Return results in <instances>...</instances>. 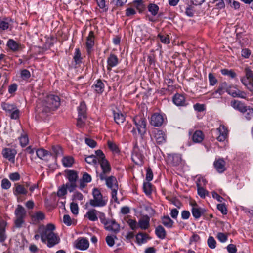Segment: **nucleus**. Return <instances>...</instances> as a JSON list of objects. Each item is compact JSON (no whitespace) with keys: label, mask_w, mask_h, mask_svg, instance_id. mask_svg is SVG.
<instances>
[{"label":"nucleus","mask_w":253,"mask_h":253,"mask_svg":"<svg viewBox=\"0 0 253 253\" xmlns=\"http://www.w3.org/2000/svg\"><path fill=\"white\" fill-rule=\"evenodd\" d=\"M60 105V98L55 95H47L37 104L36 111L39 113L48 114L57 109Z\"/></svg>","instance_id":"f257e3e1"},{"label":"nucleus","mask_w":253,"mask_h":253,"mask_svg":"<svg viewBox=\"0 0 253 253\" xmlns=\"http://www.w3.org/2000/svg\"><path fill=\"white\" fill-rule=\"evenodd\" d=\"M95 154L97 156L98 162L100 165L102 171L99 174V177L100 180L103 181L105 179V176H107L110 173L111 168L108 161L105 159V155L101 150H96Z\"/></svg>","instance_id":"f03ea898"},{"label":"nucleus","mask_w":253,"mask_h":253,"mask_svg":"<svg viewBox=\"0 0 253 253\" xmlns=\"http://www.w3.org/2000/svg\"><path fill=\"white\" fill-rule=\"evenodd\" d=\"M93 199L89 200V204L94 207H102L105 206L107 203V198L103 197L100 190L94 188L92 190Z\"/></svg>","instance_id":"7ed1b4c3"},{"label":"nucleus","mask_w":253,"mask_h":253,"mask_svg":"<svg viewBox=\"0 0 253 253\" xmlns=\"http://www.w3.org/2000/svg\"><path fill=\"white\" fill-rule=\"evenodd\" d=\"M106 185L107 187L111 190L112 198L116 202H118L117 194L118 190V183L116 178L115 176H111L107 177L105 176Z\"/></svg>","instance_id":"20e7f679"},{"label":"nucleus","mask_w":253,"mask_h":253,"mask_svg":"<svg viewBox=\"0 0 253 253\" xmlns=\"http://www.w3.org/2000/svg\"><path fill=\"white\" fill-rule=\"evenodd\" d=\"M245 75L241 79L242 83L250 91H253V73L251 69H245Z\"/></svg>","instance_id":"39448f33"},{"label":"nucleus","mask_w":253,"mask_h":253,"mask_svg":"<svg viewBox=\"0 0 253 253\" xmlns=\"http://www.w3.org/2000/svg\"><path fill=\"white\" fill-rule=\"evenodd\" d=\"M1 107L10 115L11 119H17L19 118L20 111L15 104L2 102Z\"/></svg>","instance_id":"423d86ee"},{"label":"nucleus","mask_w":253,"mask_h":253,"mask_svg":"<svg viewBox=\"0 0 253 253\" xmlns=\"http://www.w3.org/2000/svg\"><path fill=\"white\" fill-rule=\"evenodd\" d=\"M138 131L141 136H143L146 132V119L141 115H137L133 118Z\"/></svg>","instance_id":"0eeeda50"},{"label":"nucleus","mask_w":253,"mask_h":253,"mask_svg":"<svg viewBox=\"0 0 253 253\" xmlns=\"http://www.w3.org/2000/svg\"><path fill=\"white\" fill-rule=\"evenodd\" d=\"M55 226L52 224H48L46 226H42L39 228L41 237H57L55 232Z\"/></svg>","instance_id":"6e6552de"},{"label":"nucleus","mask_w":253,"mask_h":253,"mask_svg":"<svg viewBox=\"0 0 253 253\" xmlns=\"http://www.w3.org/2000/svg\"><path fill=\"white\" fill-rule=\"evenodd\" d=\"M16 219L15 224L16 227H20L24 222V218L26 216V211L21 205H18L15 211Z\"/></svg>","instance_id":"1a4fd4ad"},{"label":"nucleus","mask_w":253,"mask_h":253,"mask_svg":"<svg viewBox=\"0 0 253 253\" xmlns=\"http://www.w3.org/2000/svg\"><path fill=\"white\" fill-rule=\"evenodd\" d=\"M99 214V218L102 221L105 218V214L100 212L94 209H90L84 215V217L91 221H96L98 220V215Z\"/></svg>","instance_id":"9d476101"},{"label":"nucleus","mask_w":253,"mask_h":253,"mask_svg":"<svg viewBox=\"0 0 253 253\" xmlns=\"http://www.w3.org/2000/svg\"><path fill=\"white\" fill-rule=\"evenodd\" d=\"M102 222L104 224L105 228L108 231L117 233L120 230L119 224L114 220H105L103 218L102 220Z\"/></svg>","instance_id":"9b49d317"},{"label":"nucleus","mask_w":253,"mask_h":253,"mask_svg":"<svg viewBox=\"0 0 253 253\" xmlns=\"http://www.w3.org/2000/svg\"><path fill=\"white\" fill-rule=\"evenodd\" d=\"M212 131L217 135L216 139L219 142L224 141L227 137L228 130L226 126L223 125H220L218 128Z\"/></svg>","instance_id":"f8f14e48"},{"label":"nucleus","mask_w":253,"mask_h":253,"mask_svg":"<svg viewBox=\"0 0 253 253\" xmlns=\"http://www.w3.org/2000/svg\"><path fill=\"white\" fill-rule=\"evenodd\" d=\"M168 164L172 166H178L182 164L181 156L178 154H169L167 158Z\"/></svg>","instance_id":"ddd939ff"},{"label":"nucleus","mask_w":253,"mask_h":253,"mask_svg":"<svg viewBox=\"0 0 253 253\" xmlns=\"http://www.w3.org/2000/svg\"><path fill=\"white\" fill-rule=\"evenodd\" d=\"M152 135L157 144H161L166 142L167 134L165 131L158 129H154L152 131Z\"/></svg>","instance_id":"4468645a"},{"label":"nucleus","mask_w":253,"mask_h":253,"mask_svg":"<svg viewBox=\"0 0 253 253\" xmlns=\"http://www.w3.org/2000/svg\"><path fill=\"white\" fill-rule=\"evenodd\" d=\"M144 157L140 152L139 148L137 147H135L131 155L132 161L136 165L142 166L144 163Z\"/></svg>","instance_id":"2eb2a0df"},{"label":"nucleus","mask_w":253,"mask_h":253,"mask_svg":"<svg viewBox=\"0 0 253 253\" xmlns=\"http://www.w3.org/2000/svg\"><path fill=\"white\" fill-rule=\"evenodd\" d=\"M16 154V150L10 148H4L1 151L3 157L12 163H15V157Z\"/></svg>","instance_id":"dca6fc26"},{"label":"nucleus","mask_w":253,"mask_h":253,"mask_svg":"<svg viewBox=\"0 0 253 253\" xmlns=\"http://www.w3.org/2000/svg\"><path fill=\"white\" fill-rule=\"evenodd\" d=\"M165 118L162 114L158 113H154L151 117L150 124L155 126H159L163 125Z\"/></svg>","instance_id":"f3484780"},{"label":"nucleus","mask_w":253,"mask_h":253,"mask_svg":"<svg viewBox=\"0 0 253 253\" xmlns=\"http://www.w3.org/2000/svg\"><path fill=\"white\" fill-rule=\"evenodd\" d=\"M228 85L226 82H222L219 85L218 89L211 94V97L219 98L228 89Z\"/></svg>","instance_id":"a211bd4d"},{"label":"nucleus","mask_w":253,"mask_h":253,"mask_svg":"<svg viewBox=\"0 0 253 253\" xmlns=\"http://www.w3.org/2000/svg\"><path fill=\"white\" fill-rule=\"evenodd\" d=\"M227 92L233 97L245 98L246 96V94L244 91H241L234 86H229Z\"/></svg>","instance_id":"6ab92c4d"},{"label":"nucleus","mask_w":253,"mask_h":253,"mask_svg":"<svg viewBox=\"0 0 253 253\" xmlns=\"http://www.w3.org/2000/svg\"><path fill=\"white\" fill-rule=\"evenodd\" d=\"M89 246V242L86 238L77 239L74 242L75 247L82 251L86 250L88 248Z\"/></svg>","instance_id":"aec40b11"},{"label":"nucleus","mask_w":253,"mask_h":253,"mask_svg":"<svg viewBox=\"0 0 253 253\" xmlns=\"http://www.w3.org/2000/svg\"><path fill=\"white\" fill-rule=\"evenodd\" d=\"M191 205L192 206L191 212L193 217L196 219L199 218L204 213V209L200 207L195 202H191Z\"/></svg>","instance_id":"412c9836"},{"label":"nucleus","mask_w":253,"mask_h":253,"mask_svg":"<svg viewBox=\"0 0 253 253\" xmlns=\"http://www.w3.org/2000/svg\"><path fill=\"white\" fill-rule=\"evenodd\" d=\"M94 32L90 31L88 36L86 38V47L88 54H90L92 51V48L94 45Z\"/></svg>","instance_id":"4be33fe9"},{"label":"nucleus","mask_w":253,"mask_h":253,"mask_svg":"<svg viewBox=\"0 0 253 253\" xmlns=\"http://www.w3.org/2000/svg\"><path fill=\"white\" fill-rule=\"evenodd\" d=\"M172 101L173 103L178 106H185L187 104L184 96L181 94H175L173 96Z\"/></svg>","instance_id":"5701e85b"},{"label":"nucleus","mask_w":253,"mask_h":253,"mask_svg":"<svg viewBox=\"0 0 253 253\" xmlns=\"http://www.w3.org/2000/svg\"><path fill=\"white\" fill-rule=\"evenodd\" d=\"M107 70L109 72L112 68L116 66L119 63V59L117 56L114 54H111L107 59Z\"/></svg>","instance_id":"b1692460"},{"label":"nucleus","mask_w":253,"mask_h":253,"mask_svg":"<svg viewBox=\"0 0 253 253\" xmlns=\"http://www.w3.org/2000/svg\"><path fill=\"white\" fill-rule=\"evenodd\" d=\"M150 218L148 215L142 216L138 223V227L143 230L148 229L150 227Z\"/></svg>","instance_id":"393cba45"},{"label":"nucleus","mask_w":253,"mask_h":253,"mask_svg":"<svg viewBox=\"0 0 253 253\" xmlns=\"http://www.w3.org/2000/svg\"><path fill=\"white\" fill-rule=\"evenodd\" d=\"M226 162L223 159H216L214 162V166L219 173H222L226 170Z\"/></svg>","instance_id":"a878e982"},{"label":"nucleus","mask_w":253,"mask_h":253,"mask_svg":"<svg viewBox=\"0 0 253 253\" xmlns=\"http://www.w3.org/2000/svg\"><path fill=\"white\" fill-rule=\"evenodd\" d=\"M6 46L13 52L19 51L21 47L20 43L16 42L13 39H9L7 42Z\"/></svg>","instance_id":"bb28decb"},{"label":"nucleus","mask_w":253,"mask_h":253,"mask_svg":"<svg viewBox=\"0 0 253 253\" xmlns=\"http://www.w3.org/2000/svg\"><path fill=\"white\" fill-rule=\"evenodd\" d=\"M12 19L9 18H3L0 19V31H6L8 30L10 26Z\"/></svg>","instance_id":"cd10ccee"},{"label":"nucleus","mask_w":253,"mask_h":253,"mask_svg":"<svg viewBox=\"0 0 253 253\" xmlns=\"http://www.w3.org/2000/svg\"><path fill=\"white\" fill-rule=\"evenodd\" d=\"M231 106L235 109L238 110L241 113H242L244 110L245 109V108L247 107L244 103L235 100L231 102Z\"/></svg>","instance_id":"c85d7f7f"},{"label":"nucleus","mask_w":253,"mask_h":253,"mask_svg":"<svg viewBox=\"0 0 253 253\" xmlns=\"http://www.w3.org/2000/svg\"><path fill=\"white\" fill-rule=\"evenodd\" d=\"M28 191L24 186L22 185L17 184L15 185V187L13 189V193L15 196L19 195H26Z\"/></svg>","instance_id":"c756f323"},{"label":"nucleus","mask_w":253,"mask_h":253,"mask_svg":"<svg viewBox=\"0 0 253 253\" xmlns=\"http://www.w3.org/2000/svg\"><path fill=\"white\" fill-rule=\"evenodd\" d=\"M42 243L47 244V246L51 248L60 242V238H41Z\"/></svg>","instance_id":"7c9ffc66"},{"label":"nucleus","mask_w":253,"mask_h":253,"mask_svg":"<svg viewBox=\"0 0 253 253\" xmlns=\"http://www.w3.org/2000/svg\"><path fill=\"white\" fill-rule=\"evenodd\" d=\"M161 222L165 227L169 228H171L174 223L173 221L168 215L162 216Z\"/></svg>","instance_id":"2f4dec72"},{"label":"nucleus","mask_w":253,"mask_h":253,"mask_svg":"<svg viewBox=\"0 0 253 253\" xmlns=\"http://www.w3.org/2000/svg\"><path fill=\"white\" fill-rule=\"evenodd\" d=\"M204 135L201 130L196 131L192 136L193 141L195 143H200L203 141Z\"/></svg>","instance_id":"473e14b6"},{"label":"nucleus","mask_w":253,"mask_h":253,"mask_svg":"<svg viewBox=\"0 0 253 253\" xmlns=\"http://www.w3.org/2000/svg\"><path fill=\"white\" fill-rule=\"evenodd\" d=\"M92 87L97 93L100 94L104 91V84L100 80H98Z\"/></svg>","instance_id":"72a5a7b5"},{"label":"nucleus","mask_w":253,"mask_h":253,"mask_svg":"<svg viewBox=\"0 0 253 253\" xmlns=\"http://www.w3.org/2000/svg\"><path fill=\"white\" fill-rule=\"evenodd\" d=\"M114 119L118 125L122 124L125 121V116L121 112H114Z\"/></svg>","instance_id":"f704fd0d"},{"label":"nucleus","mask_w":253,"mask_h":253,"mask_svg":"<svg viewBox=\"0 0 253 253\" xmlns=\"http://www.w3.org/2000/svg\"><path fill=\"white\" fill-rule=\"evenodd\" d=\"M67 177L69 182H76L78 176L76 171L70 170L67 173Z\"/></svg>","instance_id":"c9c22d12"},{"label":"nucleus","mask_w":253,"mask_h":253,"mask_svg":"<svg viewBox=\"0 0 253 253\" xmlns=\"http://www.w3.org/2000/svg\"><path fill=\"white\" fill-rule=\"evenodd\" d=\"M148 10L153 16H156L159 10V6L155 3H150L148 5Z\"/></svg>","instance_id":"e433bc0d"},{"label":"nucleus","mask_w":253,"mask_h":253,"mask_svg":"<svg viewBox=\"0 0 253 253\" xmlns=\"http://www.w3.org/2000/svg\"><path fill=\"white\" fill-rule=\"evenodd\" d=\"M211 3L213 4L215 9L218 10L224 9L225 7V4L223 0H213Z\"/></svg>","instance_id":"4c0bfd02"},{"label":"nucleus","mask_w":253,"mask_h":253,"mask_svg":"<svg viewBox=\"0 0 253 253\" xmlns=\"http://www.w3.org/2000/svg\"><path fill=\"white\" fill-rule=\"evenodd\" d=\"M51 153L55 156V157H60L63 155V150L59 145L53 146Z\"/></svg>","instance_id":"58836bf2"},{"label":"nucleus","mask_w":253,"mask_h":253,"mask_svg":"<svg viewBox=\"0 0 253 253\" xmlns=\"http://www.w3.org/2000/svg\"><path fill=\"white\" fill-rule=\"evenodd\" d=\"M242 113L248 120H250L253 117V109L247 106L242 112Z\"/></svg>","instance_id":"ea45409f"},{"label":"nucleus","mask_w":253,"mask_h":253,"mask_svg":"<svg viewBox=\"0 0 253 253\" xmlns=\"http://www.w3.org/2000/svg\"><path fill=\"white\" fill-rule=\"evenodd\" d=\"M155 234L158 237H165L166 231L162 225H159L155 228Z\"/></svg>","instance_id":"a19ab883"},{"label":"nucleus","mask_w":253,"mask_h":253,"mask_svg":"<svg viewBox=\"0 0 253 253\" xmlns=\"http://www.w3.org/2000/svg\"><path fill=\"white\" fill-rule=\"evenodd\" d=\"M86 107L84 102H81L78 107V116H86Z\"/></svg>","instance_id":"79ce46f5"},{"label":"nucleus","mask_w":253,"mask_h":253,"mask_svg":"<svg viewBox=\"0 0 253 253\" xmlns=\"http://www.w3.org/2000/svg\"><path fill=\"white\" fill-rule=\"evenodd\" d=\"M74 163V159L71 156H66L62 159L63 165L66 167H71Z\"/></svg>","instance_id":"37998d69"},{"label":"nucleus","mask_w":253,"mask_h":253,"mask_svg":"<svg viewBox=\"0 0 253 253\" xmlns=\"http://www.w3.org/2000/svg\"><path fill=\"white\" fill-rule=\"evenodd\" d=\"M134 6L139 12H142L145 8V5L142 0H135L134 1Z\"/></svg>","instance_id":"c03bdc74"},{"label":"nucleus","mask_w":253,"mask_h":253,"mask_svg":"<svg viewBox=\"0 0 253 253\" xmlns=\"http://www.w3.org/2000/svg\"><path fill=\"white\" fill-rule=\"evenodd\" d=\"M158 37L160 39L161 42L164 44H169L170 43V39L169 36L167 34H163L159 33Z\"/></svg>","instance_id":"a18cd8bd"},{"label":"nucleus","mask_w":253,"mask_h":253,"mask_svg":"<svg viewBox=\"0 0 253 253\" xmlns=\"http://www.w3.org/2000/svg\"><path fill=\"white\" fill-rule=\"evenodd\" d=\"M85 161L89 164L93 165H96L97 164V162H98L97 156L96 154L95 155H91L86 157L85 158Z\"/></svg>","instance_id":"49530a36"},{"label":"nucleus","mask_w":253,"mask_h":253,"mask_svg":"<svg viewBox=\"0 0 253 253\" xmlns=\"http://www.w3.org/2000/svg\"><path fill=\"white\" fill-rule=\"evenodd\" d=\"M73 59L76 64H79L82 62V58L81 57V53L79 48H77L75 49Z\"/></svg>","instance_id":"de8ad7c7"},{"label":"nucleus","mask_w":253,"mask_h":253,"mask_svg":"<svg viewBox=\"0 0 253 253\" xmlns=\"http://www.w3.org/2000/svg\"><path fill=\"white\" fill-rule=\"evenodd\" d=\"M221 73L223 75L228 76L232 79L236 76V73L232 70L223 69L221 70Z\"/></svg>","instance_id":"09e8293b"},{"label":"nucleus","mask_w":253,"mask_h":253,"mask_svg":"<svg viewBox=\"0 0 253 253\" xmlns=\"http://www.w3.org/2000/svg\"><path fill=\"white\" fill-rule=\"evenodd\" d=\"M20 144L22 147L26 146L29 142V139L28 136L23 134L21 135V136L19 138Z\"/></svg>","instance_id":"8fccbe9b"},{"label":"nucleus","mask_w":253,"mask_h":253,"mask_svg":"<svg viewBox=\"0 0 253 253\" xmlns=\"http://www.w3.org/2000/svg\"><path fill=\"white\" fill-rule=\"evenodd\" d=\"M36 154L39 158L43 159L48 155V152L43 149H40L36 151Z\"/></svg>","instance_id":"3c124183"},{"label":"nucleus","mask_w":253,"mask_h":253,"mask_svg":"<svg viewBox=\"0 0 253 253\" xmlns=\"http://www.w3.org/2000/svg\"><path fill=\"white\" fill-rule=\"evenodd\" d=\"M197 187V192L198 195L202 198H204L206 195L208 194V191L201 186Z\"/></svg>","instance_id":"603ef678"},{"label":"nucleus","mask_w":253,"mask_h":253,"mask_svg":"<svg viewBox=\"0 0 253 253\" xmlns=\"http://www.w3.org/2000/svg\"><path fill=\"white\" fill-rule=\"evenodd\" d=\"M6 226V222L3 220H0V237H4L5 236V228Z\"/></svg>","instance_id":"864d4df0"},{"label":"nucleus","mask_w":253,"mask_h":253,"mask_svg":"<svg viewBox=\"0 0 253 253\" xmlns=\"http://www.w3.org/2000/svg\"><path fill=\"white\" fill-rule=\"evenodd\" d=\"M33 218L38 221L43 220L45 218L44 213L41 211L37 212L33 216Z\"/></svg>","instance_id":"5fc2aeb1"},{"label":"nucleus","mask_w":253,"mask_h":253,"mask_svg":"<svg viewBox=\"0 0 253 253\" xmlns=\"http://www.w3.org/2000/svg\"><path fill=\"white\" fill-rule=\"evenodd\" d=\"M108 146L109 148L112 151L114 152H118L119 151V148L117 145L114 142L111 141H108L107 142Z\"/></svg>","instance_id":"6e6d98bb"},{"label":"nucleus","mask_w":253,"mask_h":253,"mask_svg":"<svg viewBox=\"0 0 253 253\" xmlns=\"http://www.w3.org/2000/svg\"><path fill=\"white\" fill-rule=\"evenodd\" d=\"M127 223L132 230H135L138 228V223L135 220L129 219L127 220Z\"/></svg>","instance_id":"4d7b16f0"},{"label":"nucleus","mask_w":253,"mask_h":253,"mask_svg":"<svg viewBox=\"0 0 253 253\" xmlns=\"http://www.w3.org/2000/svg\"><path fill=\"white\" fill-rule=\"evenodd\" d=\"M228 4L230 5V6L234 9L235 10H238L240 7V3L239 2L237 1H235V0H231V1H226Z\"/></svg>","instance_id":"13d9d810"},{"label":"nucleus","mask_w":253,"mask_h":253,"mask_svg":"<svg viewBox=\"0 0 253 253\" xmlns=\"http://www.w3.org/2000/svg\"><path fill=\"white\" fill-rule=\"evenodd\" d=\"M86 118V116H78L77 119V126L79 127H82L84 125V120Z\"/></svg>","instance_id":"bf43d9fd"},{"label":"nucleus","mask_w":253,"mask_h":253,"mask_svg":"<svg viewBox=\"0 0 253 253\" xmlns=\"http://www.w3.org/2000/svg\"><path fill=\"white\" fill-rule=\"evenodd\" d=\"M65 185L70 192H73L77 187L76 182H74L69 181Z\"/></svg>","instance_id":"052dcab7"},{"label":"nucleus","mask_w":253,"mask_h":253,"mask_svg":"<svg viewBox=\"0 0 253 253\" xmlns=\"http://www.w3.org/2000/svg\"><path fill=\"white\" fill-rule=\"evenodd\" d=\"M11 184L10 182L6 178H4L1 181V187L3 189H8L10 188Z\"/></svg>","instance_id":"680f3d73"},{"label":"nucleus","mask_w":253,"mask_h":253,"mask_svg":"<svg viewBox=\"0 0 253 253\" xmlns=\"http://www.w3.org/2000/svg\"><path fill=\"white\" fill-rule=\"evenodd\" d=\"M21 77L24 80L28 79L31 77V73L29 70L23 69L21 71Z\"/></svg>","instance_id":"e2e57ef3"},{"label":"nucleus","mask_w":253,"mask_h":253,"mask_svg":"<svg viewBox=\"0 0 253 253\" xmlns=\"http://www.w3.org/2000/svg\"><path fill=\"white\" fill-rule=\"evenodd\" d=\"M9 178L11 180L13 181H18L20 179V175L18 172H17L11 173L9 174Z\"/></svg>","instance_id":"0e129e2a"},{"label":"nucleus","mask_w":253,"mask_h":253,"mask_svg":"<svg viewBox=\"0 0 253 253\" xmlns=\"http://www.w3.org/2000/svg\"><path fill=\"white\" fill-rule=\"evenodd\" d=\"M143 189L144 192L146 194H150L151 193V184L149 182L144 183Z\"/></svg>","instance_id":"69168bd1"},{"label":"nucleus","mask_w":253,"mask_h":253,"mask_svg":"<svg viewBox=\"0 0 253 253\" xmlns=\"http://www.w3.org/2000/svg\"><path fill=\"white\" fill-rule=\"evenodd\" d=\"M70 209L71 212L74 214H78L79 213V207L77 204L75 203H72L70 204Z\"/></svg>","instance_id":"338daca9"},{"label":"nucleus","mask_w":253,"mask_h":253,"mask_svg":"<svg viewBox=\"0 0 253 253\" xmlns=\"http://www.w3.org/2000/svg\"><path fill=\"white\" fill-rule=\"evenodd\" d=\"M67 188L65 185H63L57 191V196L58 197H62L67 194Z\"/></svg>","instance_id":"774afa93"}]
</instances>
